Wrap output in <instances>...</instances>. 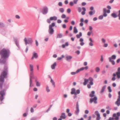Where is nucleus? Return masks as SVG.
Masks as SVG:
<instances>
[{"mask_svg":"<svg viewBox=\"0 0 120 120\" xmlns=\"http://www.w3.org/2000/svg\"><path fill=\"white\" fill-rule=\"evenodd\" d=\"M7 68L6 66L4 67L3 71L1 73L0 76V81L3 82L4 81V79L7 74Z\"/></svg>","mask_w":120,"mask_h":120,"instance_id":"1","label":"nucleus"},{"mask_svg":"<svg viewBox=\"0 0 120 120\" xmlns=\"http://www.w3.org/2000/svg\"><path fill=\"white\" fill-rule=\"evenodd\" d=\"M9 51L8 50L4 49L1 51L0 54L2 58H6L8 57Z\"/></svg>","mask_w":120,"mask_h":120,"instance_id":"2","label":"nucleus"},{"mask_svg":"<svg viewBox=\"0 0 120 120\" xmlns=\"http://www.w3.org/2000/svg\"><path fill=\"white\" fill-rule=\"evenodd\" d=\"M55 23L53 22L49 26V34L50 35L53 34L54 32V30L52 28V27L55 26Z\"/></svg>","mask_w":120,"mask_h":120,"instance_id":"3","label":"nucleus"},{"mask_svg":"<svg viewBox=\"0 0 120 120\" xmlns=\"http://www.w3.org/2000/svg\"><path fill=\"white\" fill-rule=\"evenodd\" d=\"M24 41L26 45H27V44H31L32 42V39L30 38H25L24 39Z\"/></svg>","mask_w":120,"mask_h":120,"instance_id":"4","label":"nucleus"},{"mask_svg":"<svg viewBox=\"0 0 120 120\" xmlns=\"http://www.w3.org/2000/svg\"><path fill=\"white\" fill-rule=\"evenodd\" d=\"M57 19V18L56 16H54L53 17H50L49 19H47V21L48 23H50L51 22V21H56V20Z\"/></svg>","mask_w":120,"mask_h":120,"instance_id":"5","label":"nucleus"},{"mask_svg":"<svg viewBox=\"0 0 120 120\" xmlns=\"http://www.w3.org/2000/svg\"><path fill=\"white\" fill-rule=\"evenodd\" d=\"M89 80L90 81V84L87 85V87L88 88H90L91 87L90 85H92L93 84V79L92 78L90 77L89 78Z\"/></svg>","mask_w":120,"mask_h":120,"instance_id":"6","label":"nucleus"},{"mask_svg":"<svg viewBox=\"0 0 120 120\" xmlns=\"http://www.w3.org/2000/svg\"><path fill=\"white\" fill-rule=\"evenodd\" d=\"M119 96H118V98L117 99V101L115 102V104L118 106H119L120 105V91L118 92Z\"/></svg>","mask_w":120,"mask_h":120,"instance_id":"7","label":"nucleus"},{"mask_svg":"<svg viewBox=\"0 0 120 120\" xmlns=\"http://www.w3.org/2000/svg\"><path fill=\"white\" fill-rule=\"evenodd\" d=\"M48 12V9L46 7H44L42 9V12L43 14L45 15L47 14Z\"/></svg>","mask_w":120,"mask_h":120,"instance_id":"8","label":"nucleus"},{"mask_svg":"<svg viewBox=\"0 0 120 120\" xmlns=\"http://www.w3.org/2000/svg\"><path fill=\"white\" fill-rule=\"evenodd\" d=\"M115 74L117 76V78L119 79L120 78V68H118L117 69V71L116 73Z\"/></svg>","mask_w":120,"mask_h":120,"instance_id":"9","label":"nucleus"},{"mask_svg":"<svg viewBox=\"0 0 120 120\" xmlns=\"http://www.w3.org/2000/svg\"><path fill=\"white\" fill-rule=\"evenodd\" d=\"M97 97H94L93 98H92L90 99V102L91 103H92V102H94V103L96 104L97 103Z\"/></svg>","mask_w":120,"mask_h":120,"instance_id":"10","label":"nucleus"},{"mask_svg":"<svg viewBox=\"0 0 120 120\" xmlns=\"http://www.w3.org/2000/svg\"><path fill=\"white\" fill-rule=\"evenodd\" d=\"M79 112V106L78 102H77L76 105V110L75 112V113L76 115L78 114Z\"/></svg>","mask_w":120,"mask_h":120,"instance_id":"11","label":"nucleus"},{"mask_svg":"<svg viewBox=\"0 0 120 120\" xmlns=\"http://www.w3.org/2000/svg\"><path fill=\"white\" fill-rule=\"evenodd\" d=\"M72 58V56H71L67 55L66 56L65 58L66 60L68 61H70Z\"/></svg>","mask_w":120,"mask_h":120,"instance_id":"12","label":"nucleus"},{"mask_svg":"<svg viewBox=\"0 0 120 120\" xmlns=\"http://www.w3.org/2000/svg\"><path fill=\"white\" fill-rule=\"evenodd\" d=\"M89 40L90 42L89 43V45L90 46H93V41L91 38H90Z\"/></svg>","mask_w":120,"mask_h":120,"instance_id":"13","label":"nucleus"},{"mask_svg":"<svg viewBox=\"0 0 120 120\" xmlns=\"http://www.w3.org/2000/svg\"><path fill=\"white\" fill-rule=\"evenodd\" d=\"M107 10H106V9L105 8H104L103 9V15L104 17H106L107 16V15L106 14L107 11Z\"/></svg>","mask_w":120,"mask_h":120,"instance_id":"14","label":"nucleus"},{"mask_svg":"<svg viewBox=\"0 0 120 120\" xmlns=\"http://www.w3.org/2000/svg\"><path fill=\"white\" fill-rule=\"evenodd\" d=\"M30 71H31V74H32L33 71V65L31 64L30 65Z\"/></svg>","mask_w":120,"mask_h":120,"instance_id":"15","label":"nucleus"},{"mask_svg":"<svg viewBox=\"0 0 120 120\" xmlns=\"http://www.w3.org/2000/svg\"><path fill=\"white\" fill-rule=\"evenodd\" d=\"M71 94H74L75 95H76V94L75 93V88H72L71 89Z\"/></svg>","mask_w":120,"mask_h":120,"instance_id":"16","label":"nucleus"},{"mask_svg":"<svg viewBox=\"0 0 120 120\" xmlns=\"http://www.w3.org/2000/svg\"><path fill=\"white\" fill-rule=\"evenodd\" d=\"M80 71L79 69H78L76 72H71V75H74L75 74L78 73Z\"/></svg>","mask_w":120,"mask_h":120,"instance_id":"17","label":"nucleus"},{"mask_svg":"<svg viewBox=\"0 0 120 120\" xmlns=\"http://www.w3.org/2000/svg\"><path fill=\"white\" fill-rule=\"evenodd\" d=\"M66 116L64 113H62L61 115L60 116V118L63 119H64L66 118Z\"/></svg>","mask_w":120,"mask_h":120,"instance_id":"18","label":"nucleus"},{"mask_svg":"<svg viewBox=\"0 0 120 120\" xmlns=\"http://www.w3.org/2000/svg\"><path fill=\"white\" fill-rule=\"evenodd\" d=\"M56 65V62L54 63L53 64L51 65V67L52 69H54L55 68V67Z\"/></svg>","mask_w":120,"mask_h":120,"instance_id":"19","label":"nucleus"},{"mask_svg":"<svg viewBox=\"0 0 120 120\" xmlns=\"http://www.w3.org/2000/svg\"><path fill=\"white\" fill-rule=\"evenodd\" d=\"M116 114L115 113L113 115V116L114 117H115V119L116 120H118L119 119V117L116 116Z\"/></svg>","mask_w":120,"mask_h":120,"instance_id":"20","label":"nucleus"},{"mask_svg":"<svg viewBox=\"0 0 120 120\" xmlns=\"http://www.w3.org/2000/svg\"><path fill=\"white\" fill-rule=\"evenodd\" d=\"M88 66H86L85 67H82L80 68L79 69V70L80 71H82L84 69L87 70L88 69Z\"/></svg>","mask_w":120,"mask_h":120,"instance_id":"21","label":"nucleus"},{"mask_svg":"<svg viewBox=\"0 0 120 120\" xmlns=\"http://www.w3.org/2000/svg\"><path fill=\"white\" fill-rule=\"evenodd\" d=\"M35 80L36 83V86H40V83L38 81H37V78L35 79Z\"/></svg>","mask_w":120,"mask_h":120,"instance_id":"22","label":"nucleus"},{"mask_svg":"<svg viewBox=\"0 0 120 120\" xmlns=\"http://www.w3.org/2000/svg\"><path fill=\"white\" fill-rule=\"evenodd\" d=\"M38 56V55H37V53H34L33 54V57L32 58V59H33L34 58H37Z\"/></svg>","mask_w":120,"mask_h":120,"instance_id":"23","label":"nucleus"},{"mask_svg":"<svg viewBox=\"0 0 120 120\" xmlns=\"http://www.w3.org/2000/svg\"><path fill=\"white\" fill-rule=\"evenodd\" d=\"M95 94V92L94 91H92L91 93L90 94V96L91 97H92L94 96V94Z\"/></svg>","mask_w":120,"mask_h":120,"instance_id":"24","label":"nucleus"},{"mask_svg":"<svg viewBox=\"0 0 120 120\" xmlns=\"http://www.w3.org/2000/svg\"><path fill=\"white\" fill-rule=\"evenodd\" d=\"M89 80V79H84V81L83 82L84 85H86V84L88 82Z\"/></svg>","mask_w":120,"mask_h":120,"instance_id":"25","label":"nucleus"},{"mask_svg":"<svg viewBox=\"0 0 120 120\" xmlns=\"http://www.w3.org/2000/svg\"><path fill=\"white\" fill-rule=\"evenodd\" d=\"M109 61L111 62L112 64L113 65H114L115 64V62L113 60H111V59L110 57H109Z\"/></svg>","mask_w":120,"mask_h":120,"instance_id":"26","label":"nucleus"},{"mask_svg":"<svg viewBox=\"0 0 120 120\" xmlns=\"http://www.w3.org/2000/svg\"><path fill=\"white\" fill-rule=\"evenodd\" d=\"M116 76V74H115V73H114L113 74V77L112 78V81H115L116 79V78L115 77V76Z\"/></svg>","mask_w":120,"mask_h":120,"instance_id":"27","label":"nucleus"},{"mask_svg":"<svg viewBox=\"0 0 120 120\" xmlns=\"http://www.w3.org/2000/svg\"><path fill=\"white\" fill-rule=\"evenodd\" d=\"M95 13V11H91L89 12V14L90 15H92L94 14Z\"/></svg>","mask_w":120,"mask_h":120,"instance_id":"28","label":"nucleus"},{"mask_svg":"<svg viewBox=\"0 0 120 120\" xmlns=\"http://www.w3.org/2000/svg\"><path fill=\"white\" fill-rule=\"evenodd\" d=\"M62 37V34H59L57 35V38H61Z\"/></svg>","mask_w":120,"mask_h":120,"instance_id":"29","label":"nucleus"},{"mask_svg":"<svg viewBox=\"0 0 120 120\" xmlns=\"http://www.w3.org/2000/svg\"><path fill=\"white\" fill-rule=\"evenodd\" d=\"M33 78V77H32V76H31L30 78V86H31V85L32 84V78Z\"/></svg>","mask_w":120,"mask_h":120,"instance_id":"30","label":"nucleus"},{"mask_svg":"<svg viewBox=\"0 0 120 120\" xmlns=\"http://www.w3.org/2000/svg\"><path fill=\"white\" fill-rule=\"evenodd\" d=\"M74 32L75 33H76L78 32L77 30L76 27H74Z\"/></svg>","mask_w":120,"mask_h":120,"instance_id":"31","label":"nucleus"},{"mask_svg":"<svg viewBox=\"0 0 120 120\" xmlns=\"http://www.w3.org/2000/svg\"><path fill=\"white\" fill-rule=\"evenodd\" d=\"M111 16L114 18H116L117 17V15L115 13H113L112 14Z\"/></svg>","mask_w":120,"mask_h":120,"instance_id":"32","label":"nucleus"},{"mask_svg":"<svg viewBox=\"0 0 120 120\" xmlns=\"http://www.w3.org/2000/svg\"><path fill=\"white\" fill-rule=\"evenodd\" d=\"M105 86H104L102 87L101 91V93H102L104 92L105 89Z\"/></svg>","mask_w":120,"mask_h":120,"instance_id":"33","label":"nucleus"},{"mask_svg":"<svg viewBox=\"0 0 120 120\" xmlns=\"http://www.w3.org/2000/svg\"><path fill=\"white\" fill-rule=\"evenodd\" d=\"M82 36V34L81 32H80L79 33V34H77L76 35V37L78 38H80V37L81 36Z\"/></svg>","mask_w":120,"mask_h":120,"instance_id":"34","label":"nucleus"},{"mask_svg":"<svg viewBox=\"0 0 120 120\" xmlns=\"http://www.w3.org/2000/svg\"><path fill=\"white\" fill-rule=\"evenodd\" d=\"M111 59V60L112 59L115 60L116 59V56L115 55H112L111 57H110Z\"/></svg>","mask_w":120,"mask_h":120,"instance_id":"35","label":"nucleus"},{"mask_svg":"<svg viewBox=\"0 0 120 120\" xmlns=\"http://www.w3.org/2000/svg\"><path fill=\"white\" fill-rule=\"evenodd\" d=\"M64 57V55H62L61 57H58L57 59V60H60L62 59Z\"/></svg>","mask_w":120,"mask_h":120,"instance_id":"36","label":"nucleus"},{"mask_svg":"<svg viewBox=\"0 0 120 120\" xmlns=\"http://www.w3.org/2000/svg\"><path fill=\"white\" fill-rule=\"evenodd\" d=\"M59 11L60 12L63 13L64 11V9L63 8H60L59 9Z\"/></svg>","mask_w":120,"mask_h":120,"instance_id":"37","label":"nucleus"},{"mask_svg":"<svg viewBox=\"0 0 120 120\" xmlns=\"http://www.w3.org/2000/svg\"><path fill=\"white\" fill-rule=\"evenodd\" d=\"M95 70L96 72H98L99 71L100 69L99 67H97L95 68Z\"/></svg>","mask_w":120,"mask_h":120,"instance_id":"38","label":"nucleus"},{"mask_svg":"<svg viewBox=\"0 0 120 120\" xmlns=\"http://www.w3.org/2000/svg\"><path fill=\"white\" fill-rule=\"evenodd\" d=\"M50 82L51 83H52V85L54 86V87H55V82H54L53 80L52 79H51Z\"/></svg>","mask_w":120,"mask_h":120,"instance_id":"39","label":"nucleus"},{"mask_svg":"<svg viewBox=\"0 0 120 120\" xmlns=\"http://www.w3.org/2000/svg\"><path fill=\"white\" fill-rule=\"evenodd\" d=\"M5 93L4 91H2L0 92V94L1 95H3Z\"/></svg>","mask_w":120,"mask_h":120,"instance_id":"40","label":"nucleus"},{"mask_svg":"<svg viewBox=\"0 0 120 120\" xmlns=\"http://www.w3.org/2000/svg\"><path fill=\"white\" fill-rule=\"evenodd\" d=\"M66 16L64 14H63L61 16V18L63 19L65 18H66Z\"/></svg>","mask_w":120,"mask_h":120,"instance_id":"41","label":"nucleus"},{"mask_svg":"<svg viewBox=\"0 0 120 120\" xmlns=\"http://www.w3.org/2000/svg\"><path fill=\"white\" fill-rule=\"evenodd\" d=\"M4 99V96L2 95H1L0 97V100L1 101H2Z\"/></svg>","mask_w":120,"mask_h":120,"instance_id":"42","label":"nucleus"},{"mask_svg":"<svg viewBox=\"0 0 120 120\" xmlns=\"http://www.w3.org/2000/svg\"><path fill=\"white\" fill-rule=\"evenodd\" d=\"M80 93V91L79 90H77L75 92V93L76 94V95H77V94H79Z\"/></svg>","mask_w":120,"mask_h":120,"instance_id":"43","label":"nucleus"},{"mask_svg":"<svg viewBox=\"0 0 120 120\" xmlns=\"http://www.w3.org/2000/svg\"><path fill=\"white\" fill-rule=\"evenodd\" d=\"M97 120H99L100 119V115H98L97 116Z\"/></svg>","mask_w":120,"mask_h":120,"instance_id":"44","label":"nucleus"},{"mask_svg":"<svg viewBox=\"0 0 120 120\" xmlns=\"http://www.w3.org/2000/svg\"><path fill=\"white\" fill-rule=\"evenodd\" d=\"M92 31H91L90 32H88L87 33V35H88L89 36H90L91 34L92 33Z\"/></svg>","mask_w":120,"mask_h":120,"instance_id":"45","label":"nucleus"},{"mask_svg":"<svg viewBox=\"0 0 120 120\" xmlns=\"http://www.w3.org/2000/svg\"><path fill=\"white\" fill-rule=\"evenodd\" d=\"M103 15H101L99 17V19H102L103 18Z\"/></svg>","mask_w":120,"mask_h":120,"instance_id":"46","label":"nucleus"},{"mask_svg":"<svg viewBox=\"0 0 120 120\" xmlns=\"http://www.w3.org/2000/svg\"><path fill=\"white\" fill-rule=\"evenodd\" d=\"M108 89L109 92H112V90L111 89V87L110 86H109L108 87Z\"/></svg>","mask_w":120,"mask_h":120,"instance_id":"47","label":"nucleus"},{"mask_svg":"<svg viewBox=\"0 0 120 120\" xmlns=\"http://www.w3.org/2000/svg\"><path fill=\"white\" fill-rule=\"evenodd\" d=\"M95 114L96 115H97V116L100 115L98 113V112L97 111H96L95 112Z\"/></svg>","mask_w":120,"mask_h":120,"instance_id":"48","label":"nucleus"},{"mask_svg":"<svg viewBox=\"0 0 120 120\" xmlns=\"http://www.w3.org/2000/svg\"><path fill=\"white\" fill-rule=\"evenodd\" d=\"M118 16L119 17V19L120 20V10L118 11Z\"/></svg>","mask_w":120,"mask_h":120,"instance_id":"49","label":"nucleus"},{"mask_svg":"<svg viewBox=\"0 0 120 120\" xmlns=\"http://www.w3.org/2000/svg\"><path fill=\"white\" fill-rule=\"evenodd\" d=\"M46 90L48 92L50 91V90L49 89V87L47 86L46 87Z\"/></svg>","mask_w":120,"mask_h":120,"instance_id":"50","label":"nucleus"},{"mask_svg":"<svg viewBox=\"0 0 120 120\" xmlns=\"http://www.w3.org/2000/svg\"><path fill=\"white\" fill-rule=\"evenodd\" d=\"M67 11L68 13H70L71 12V10L70 9V8L68 9L67 10Z\"/></svg>","mask_w":120,"mask_h":120,"instance_id":"51","label":"nucleus"},{"mask_svg":"<svg viewBox=\"0 0 120 120\" xmlns=\"http://www.w3.org/2000/svg\"><path fill=\"white\" fill-rule=\"evenodd\" d=\"M102 41V42L104 43H105V40L103 38H102L101 39Z\"/></svg>","mask_w":120,"mask_h":120,"instance_id":"52","label":"nucleus"},{"mask_svg":"<svg viewBox=\"0 0 120 120\" xmlns=\"http://www.w3.org/2000/svg\"><path fill=\"white\" fill-rule=\"evenodd\" d=\"M71 24L72 25H74L75 24V22L74 21H72L71 22Z\"/></svg>","mask_w":120,"mask_h":120,"instance_id":"53","label":"nucleus"},{"mask_svg":"<svg viewBox=\"0 0 120 120\" xmlns=\"http://www.w3.org/2000/svg\"><path fill=\"white\" fill-rule=\"evenodd\" d=\"M15 17L16 19H19L20 18V17L18 15H16Z\"/></svg>","mask_w":120,"mask_h":120,"instance_id":"54","label":"nucleus"},{"mask_svg":"<svg viewBox=\"0 0 120 120\" xmlns=\"http://www.w3.org/2000/svg\"><path fill=\"white\" fill-rule=\"evenodd\" d=\"M69 4L71 6H72L74 5V3L72 2H71Z\"/></svg>","mask_w":120,"mask_h":120,"instance_id":"55","label":"nucleus"},{"mask_svg":"<svg viewBox=\"0 0 120 120\" xmlns=\"http://www.w3.org/2000/svg\"><path fill=\"white\" fill-rule=\"evenodd\" d=\"M61 22H62L61 21L60 19H58L57 20V22L58 23H61Z\"/></svg>","mask_w":120,"mask_h":120,"instance_id":"56","label":"nucleus"},{"mask_svg":"<svg viewBox=\"0 0 120 120\" xmlns=\"http://www.w3.org/2000/svg\"><path fill=\"white\" fill-rule=\"evenodd\" d=\"M89 111L88 110H85V113L86 114H88L89 113Z\"/></svg>","mask_w":120,"mask_h":120,"instance_id":"57","label":"nucleus"},{"mask_svg":"<svg viewBox=\"0 0 120 120\" xmlns=\"http://www.w3.org/2000/svg\"><path fill=\"white\" fill-rule=\"evenodd\" d=\"M93 28L91 26H89V30L91 31H92Z\"/></svg>","mask_w":120,"mask_h":120,"instance_id":"58","label":"nucleus"},{"mask_svg":"<svg viewBox=\"0 0 120 120\" xmlns=\"http://www.w3.org/2000/svg\"><path fill=\"white\" fill-rule=\"evenodd\" d=\"M58 5L60 6H62V4L61 2H59L58 3Z\"/></svg>","mask_w":120,"mask_h":120,"instance_id":"59","label":"nucleus"},{"mask_svg":"<svg viewBox=\"0 0 120 120\" xmlns=\"http://www.w3.org/2000/svg\"><path fill=\"white\" fill-rule=\"evenodd\" d=\"M78 0H74V3L75 4H77Z\"/></svg>","mask_w":120,"mask_h":120,"instance_id":"60","label":"nucleus"},{"mask_svg":"<svg viewBox=\"0 0 120 120\" xmlns=\"http://www.w3.org/2000/svg\"><path fill=\"white\" fill-rule=\"evenodd\" d=\"M108 46V44H107L105 43L104 45V46L105 47H107Z\"/></svg>","mask_w":120,"mask_h":120,"instance_id":"61","label":"nucleus"},{"mask_svg":"<svg viewBox=\"0 0 120 120\" xmlns=\"http://www.w3.org/2000/svg\"><path fill=\"white\" fill-rule=\"evenodd\" d=\"M81 10H82L81 8H78V11L79 12H81Z\"/></svg>","mask_w":120,"mask_h":120,"instance_id":"62","label":"nucleus"},{"mask_svg":"<svg viewBox=\"0 0 120 120\" xmlns=\"http://www.w3.org/2000/svg\"><path fill=\"white\" fill-rule=\"evenodd\" d=\"M62 26L63 28H66V25L65 24H64Z\"/></svg>","mask_w":120,"mask_h":120,"instance_id":"63","label":"nucleus"},{"mask_svg":"<svg viewBox=\"0 0 120 120\" xmlns=\"http://www.w3.org/2000/svg\"><path fill=\"white\" fill-rule=\"evenodd\" d=\"M30 111L31 112H33L34 111V110L33 108H31L30 109Z\"/></svg>","mask_w":120,"mask_h":120,"instance_id":"64","label":"nucleus"}]
</instances>
